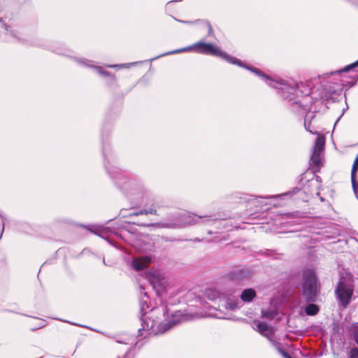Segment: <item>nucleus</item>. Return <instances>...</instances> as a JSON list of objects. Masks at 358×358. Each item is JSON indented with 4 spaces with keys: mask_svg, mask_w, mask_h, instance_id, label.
I'll return each instance as SVG.
<instances>
[{
    "mask_svg": "<svg viewBox=\"0 0 358 358\" xmlns=\"http://www.w3.org/2000/svg\"><path fill=\"white\" fill-rule=\"evenodd\" d=\"M325 136H317L313 148L312 155L310 159V169L312 171H307L301 176L300 182L303 188L294 187L291 191L278 196H268L260 197L262 199H271L277 196H293L297 193H311L313 189L317 190L320 189L322 182V178L316 175L322 166L323 151L325 144Z\"/></svg>",
    "mask_w": 358,
    "mask_h": 358,
    "instance_id": "f257e3e1",
    "label": "nucleus"
},
{
    "mask_svg": "<svg viewBox=\"0 0 358 358\" xmlns=\"http://www.w3.org/2000/svg\"><path fill=\"white\" fill-rule=\"evenodd\" d=\"M108 152L109 150L103 141L102 152L104 158V166L116 185L127 195L141 192L142 186L136 180L129 178L122 170L115 166L114 159L113 157L108 159Z\"/></svg>",
    "mask_w": 358,
    "mask_h": 358,
    "instance_id": "f03ea898",
    "label": "nucleus"
},
{
    "mask_svg": "<svg viewBox=\"0 0 358 358\" xmlns=\"http://www.w3.org/2000/svg\"><path fill=\"white\" fill-rule=\"evenodd\" d=\"M320 284L314 270L308 268L303 272L302 295L307 303H314L320 293Z\"/></svg>",
    "mask_w": 358,
    "mask_h": 358,
    "instance_id": "7ed1b4c3",
    "label": "nucleus"
},
{
    "mask_svg": "<svg viewBox=\"0 0 358 358\" xmlns=\"http://www.w3.org/2000/svg\"><path fill=\"white\" fill-rule=\"evenodd\" d=\"M175 228H181L196 224H209L217 218L215 215H198L190 213H180L173 215Z\"/></svg>",
    "mask_w": 358,
    "mask_h": 358,
    "instance_id": "20e7f679",
    "label": "nucleus"
},
{
    "mask_svg": "<svg viewBox=\"0 0 358 358\" xmlns=\"http://www.w3.org/2000/svg\"><path fill=\"white\" fill-rule=\"evenodd\" d=\"M353 295V286L346 282L345 278L341 277L335 289V296L342 307L345 308L350 303Z\"/></svg>",
    "mask_w": 358,
    "mask_h": 358,
    "instance_id": "39448f33",
    "label": "nucleus"
},
{
    "mask_svg": "<svg viewBox=\"0 0 358 358\" xmlns=\"http://www.w3.org/2000/svg\"><path fill=\"white\" fill-rule=\"evenodd\" d=\"M149 301L150 299L148 296L147 295L146 292L141 293V296L139 301L140 305V313H141V317L140 320L141 321V326L142 327L138 329V334L139 335L142 336L143 334L141 333L142 331H148L149 330V324L145 321V319L144 317L148 313V311L149 310Z\"/></svg>",
    "mask_w": 358,
    "mask_h": 358,
    "instance_id": "423d86ee",
    "label": "nucleus"
},
{
    "mask_svg": "<svg viewBox=\"0 0 358 358\" xmlns=\"http://www.w3.org/2000/svg\"><path fill=\"white\" fill-rule=\"evenodd\" d=\"M191 49H192L194 52L197 53L209 55L217 57H219V55L222 54V50L219 47L212 43L199 42L194 44L191 47Z\"/></svg>",
    "mask_w": 358,
    "mask_h": 358,
    "instance_id": "0eeeda50",
    "label": "nucleus"
},
{
    "mask_svg": "<svg viewBox=\"0 0 358 358\" xmlns=\"http://www.w3.org/2000/svg\"><path fill=\"white\" fill-rule=\"evenodd\" d=\"M252 271L247 267H238L228 273V277L232 280H242L249 278L252 275Z\"/></svg>",
    "mask_w": 358,
    "mask_h": 358,
    "instance_id": "6e6552de",
    "label": "nucleus"
},
{
    "mask_svg": "<svg viewBox=\"0 0 358 358\" xmlns=\"http://www.w3.org/2000/svg\"><path fill=\"white\" fill-rule=\"evenodd\" d=\"M247 68L249 71L264 78L266 82H268V85L273 88H278L279 85H282L281 82L271 78L268 76L266 75L263 71H262L259 69H257L255 67Z\"/></svg>",
    "mask_w": 358,
    "mask_h": 358,
    "instance_id": "1a4fd4ad",
    "label": "nucleus"
},
{
    "mask_svg": "<svg viewBox=\"0 0 358 358\" xmlns=\"http://www.w3.org/2000/svg\"><path fill=\"white\" fill-rule=\"evenodd\" d=\"M150 262L151 258L148 256L136 258L132 261V267L136 271H142L146 268Z\"/></svg>",
    "mask_w": 358,
    "mask_h": 358,
    "instance_id": "9d476101",
    "label": "nucleus"
},
{
    "mask_svg": "<svg viewBox=\"0 0 358 358\" xmlns=\"http://www.w3.org/2000/svg\"><path fill=\"white\" fill-rule=\"evenodd\" d=\"M255 329L260 334L268 338H269V336L273 333L272 330L268 327L267 324L263 322H258Z\"/></svg>",
    "mask_w": 358,
    "mask_h": 358,
    "instance_id": "9b49d317",
    "label": "nucleus"
},
{
    "mask_svg": "<svg viewBox=\"0 0 358 358\" xmlns=\"http://www.w3.org/2000/svg\"><path fill=\"white\" fill-rule=\"evenodd\" d=\"M179 323V320H175L173 318L171 320H169L164 323H161L158 326V332L160 334H164L167 331L172 329L174 326Z\"/></svg>",
    "mask_w": 358,
    "mask_h": 358,
    "instance_id": "f8f14e48",
    "label": "nucleus"
},
{
    "mask_svg": "<svg viewBox=\"0 0 358 358\" xmlns=\"http://www.w3.org/2000/svg\"><path fill=\"white\" fill-rule=\"evenodd\" d=\"M221 53L222 54H220L219 55V57H221V58L227 60V62H230L231 64H236L238 66L244 67V68H245L247 69H248L247 67H251L250 66H248L246 64H243L241 60H239L236 57H232V56L227 54L226 52H223L222 50H221Z\"/></svg>",
    "mask_w": 358,
    "mask_h": 358,
    "instance_id": "ddd939ff",
    "label": "nucleus"
},
{
    "mask_svg": "<svg viewBox=\"0 0 358 358\" xmlns=\"http://www.w3.org/2000/svg\"><path fill=\"white\" fill-rule=\"evenodd\" d=\"M147 278L154 289L161 287L162 282L159 276L154 272L149 271L146 273Z\"/></svg>",
    "mask_w": 358,
    "mask_h": 358,
    "instance_id": "4468645a",
    "label": "nucleus"
},
{
    "mask_svg": "<svg viewBox=\"0 0 358 358\" xmlns=\"http://www.w3.org/2000/svg\"><path fill=\"white\" fill-rule=\"evenodd\" d=\"M143 225L145 226V227H152L155 228L175 229L173 215L170 217L169 221L166 222L150 223V224H143Z\"/></svg>",
    "mask_w": 358,
    "mask_h": 358,
    "instance_id": "2eb2a0df",
    "label": "nucleus"
},
{
    "mask_svg": "<svg viewBox=\"0 0 358 358\" xmlns=\"http://www.w3.org/2000/svg\"><path fill=\"white\" fill-rule=\"evenodd\" d=\"M255 296H256L255 291L252 288H249V289H244L242 292V294H241L240 297L243 301L249 303L252 301V299L255 297Z\"/></svg>",
    "mask_w": 358,
    "mask_h": 358,
    "instance_id": "dca6fc26",
    "label": "nucleus"
},
{
    "mask_svg": "<svg viewBox=\"0 0 358 358\" xmlns=\"http://www.w3.org/2000/svg\"><path fill=\"white\" fill-rule=\"evenodd\" d=\"M87 229L92 233L103 238H105V235H106L107 234L106 229H103L102 227L97 225H90L87 227Z\"/></svg>",
    "mask_w": 358,
    "mask_h": 358,
    "instance_id": "f3484780",
    "label": "nucleus"
},
{
    "mask_svg": "<svg viewBox=\"0 0 358 358\" xmlns=\"http://www.w3.org/2000/svg\"><path fill=\"white\" fill-rule=\"evenodd\" d=\"M308 304L305 308V313L310 316L315 315L318 313L320 308L317 305L313 303H308Z\"/></svg>",
    "mask_w": 358,
    "mask_h": 358,
    "instance_id": "a211bd4d",
    "label": "nucleus"
},
{
    "mask_svg": "<svg viewBox=\"0 0 358 358\" xmlns=\"http://www.w3.org/2000/svg\"><path fill=\"white\" fill-rule=\"evenodd\" d=\"M206 296L210 300H215L220 297V293L214 289H208L206 290Z\"/></svg>",
    "mask_w": 358,
    "mask_h": 358,
    "instance_id": "6ab92c4d",
    "label": "nucleus"
},
{
    "mask_svg": "<svg viewBox=\"0 0 358 358\" xmlns=\"http://www.w3.org/2000/svg\"><path fill=\"white\" fill-rule=\"evenodd\" d=\"M239 199L241 200L240 202L249 203L250 201L256 200L257 198L255 197L254 195L241 194Z\"/></svg>",
    "mask_w": 358,
    "mask_h": 358,
    "instance_id": "aec40b11",
    "label": "nucleus"
},
{
    "mask_svg": "<svg viewBox=\"0 0 358 358\" xmlns=\"http://www.w3.org/2000/svg\"><path fill=\"white\" fill-rule=\"evenodd\" d=\"M261 254L265 256L271 257L273 259H279V256L280 255V254L276 253L275 250L268 249L261 252Z\"/></svg>",
    "mask_w": 358,
    "mask_h": 358,
    "instance_id": "412c9836",
    "label": "nucleus"
},
{
    "mask_svg": "<svg viewBox=\"0 0 358 358\" xmlns=\"http://www.w3.org/2000/svg\"><path fill=\"white\" fill-rule=\"evenodd\" d=\"M357 66H358V60L348 66H346L345 67H344L343 69H342L340 71H336V73L348 72L350 70H352Z\"/></svg>",
    "mask_w": 358,
    "mask_h": 358,
    "instance_id": "4be33fe9",
    "label": "nucleus"
},
{
    "mask_svg": "<svg viewBox=\"0 0 358 358\" xmlns=\"http://www.w3.org/2000/svg\"><path fill=\"white\" fill-rule=\"evenodd\" d=\"M351 182L352 185V189L355 194L357 193L358 190V182L356 180V175H351Z\"/></svg>",
    "mask_w": 358,
    "mask_h": 358,
    "instance_id": "5701e85b",
    "label": "nucleus"
},
{
    "mask_svg": "<svg viewBox=\"0 0 358 358\" xmlns=\"http://www.w3.org/2000/svg\"><path fill=\"white\" fill-rule=\"evenodd\" d=\"M99 73L102 76L105 77H110L113 81L116 80L115 76L113 74H111L110 73L103 71L101 69H99Z\"/></svg>",
    "mask_w": 358,
    "mask_h": 358,
    "instance_id": "b1692460",
    "label": "nucleus"
},
{
    "mask_svg": "<svg viewBox=\"0 0 358 358\" xmlns=\"http://www.w3.org/2000/svg\"><path fill=\"white\" fill-rule=\"evenodd\" d=\"M357 171H358V155L357 156V157L355 158V159L354 161V163H353V165L352 167L351 175H352V176L354 175H356V173Z\"/></svg>",
    "mask_w": 358,
    "mask_h": 358,
    "instance_id": "393cba45",
    "label": "nucleus"
},
{
    "mask_svg": "<svg viewBox=\"0 0 358 358\" xmlns=\"http://www.w3.org/2000/svg\"><path fill=\"white\" fill-rule=\"evenodd\" d=\"M349 358H358V348H353L350 349L348 353Z\"/></svg>",
    "mask_w": 358,
    "mask_h": 358,
    "instance_id": "a878e982",
    "label": "nucleus"
},
{
    "mask_svg": "<svg viewBox=\"0 0 358 358\" xmlns=\"http://www.w3.org/2000/svg\"><path fill=\"white\" fill-rule=\"evenodd\" d=\"M147 212V215H157V209L154 205H152L149 208L145 209Z\"/></svg>",
    "mask_w": 358,
    "mask_h": 358,
    "instance_id": "bb28decb",
    "label": "nucleus"
},
{
    "mask_svg": "<svg viewBox=\"0 0 358 358\" xmlns=\"http://www.w3.org/2000/svg\"><path fill=\"white\" fill-rule=\"evenodd\" d=\"M147 215V212L145 209L140 210L138 211L133 212L129 214L130 216L131 215Z\"/></svg>",
    "mask_w": 358,
    "mask_h": 358,
    "instance_id": "cd10ccee",
    "label": "nucleus"
},
{
    "mask_svg": "<svg viewBox=\"0 0 358 358\" xmlns=\"http://www.w3.org/2000/svg\"><path fill=\"white\" fill-rule=\"evenodd\" d=\"M271 342L279 353L280 352V350H283L281 348V344L279 342L275 341H271Z\"/></svg>",
    "mask_w": 358,
    "mask_h": 358,
    "instance_id": "c85d7f7f",
    "label": "nucleus"
},
{
    "mask_svg": "<svg viewBox=\"0 0 358 358\" xmlns=\"http://www.w3.org/2000/svg\"><path fill=\"white\" fill-rule=\"evenodd\" d=\"M203 24L207 27L208 30V34L210 35L213 34V27L208 21H204Z\"/></svg>",
    "mask_w": 358,
    "mask_h": 358,
    "instance_id": "c756f323",
    "label": "nucleus"
},
{
    "mask_svg": "<svg viewBox=\"0 0 358 358\" xmlns=\"http://www.w3.org/2000/svg\"><path fill=\"white\" fill-rule=\"evenodd\" d=\"M11 34H12V36H13L14 38H16L19 42H22V43H23V42H24V41H25L24 38H22V37H20V36H17V34H16L15 31H12V32H11Z\"/></svg>",
    "mask_w": 358,
    "mask_h": 358,
    "instance_id": "7c9ffc66",
    "label": "nucleus"
},
{
    "mask_svg": "<svg viewBox=\"0 0 358 358\" xmlns=\"http://www.w3.org/2000/svg\"><path fill=\"white\" fill-rule=\"evenodd\" d=\"M280 354L284 357V358H292L291 356L285 350H280Z\"/></svg>",
    "mask_w": 358,
    "mask_h": 358,
    "instance_id": "2f4dec72",
    "label": "nucleus"
},
{
    "mask_svg": "<svg viewBox=\"0 0 358 358\" xmlns=\"http://www.w3.org/2000/svg\"><path fill=\"white\" fill-rule=\"evenodd\" d=\"M229 307H230V308H231V310H234V309H236V308H238V306H236V303H229Z\"/></svg>",
    "mask_w": 358,
    "mask_h": 358,
    "instance_id": "473e14b6",
    "label": "nucleus"
},
{
    "mask_svg": "<svg viewBox=\"0 0 358 358\" xmlns=\"http://www.w3.org/2000/svg\"><path fill=\"white\" fill-rule=\"evenodd\" d=\"M338 329H339V328H338V324H334V327H333V330H334V331H338Z\"/></svg>",
    "mask_w": 358,
    "mask_h": 358,
    "instance_id": "72a5a7b5",
    "label": "nucleus"
},
{
    "mask_svg": "<svg viewBox=\"0 0 358 358\" xmlns=\"http://www.w3.org/2000/svg\"><path fill=\"white\" fill-rule=\"evenodd\" d=\"M129 354H130V352H127L125 354V355L124 356V357H123V358H127Z\"/></svg>",
    "mask_w": 358,
    "mask_h": 358,
    "instance_id": "f704fd0d",
    "label": "nucleus"
},
{
    "mask_svg": "<svg viewBox=\"0 0 358 358\" xmlns=\"http://www.w3.org/2000/svg\"><path fill=\"white\" fill-rule=\"evenodd\" d=\"M320 199L321 201H324V199L323 197H322V196H320Z\"/></svg>",
    "mask_w": 358,
    "mask_h": 358,
    "instance_id": "c9c22d12",
    "label": "nucleus"
},
{
    "mask_svg": "<svg viewBox=\"0 0 358 358\" xmlns=\"http://www.w3.org/2000/svg\"><path fill=\"white\" fill-rule=\"evenodd\" d=\"M139 287H140L141 290H143L144 289V287L142 285H140Z\"/></svg>",
    "mask_w": 358,
    "mask_h": 358,
    "instance_id": "e433bc0d",
    "label": "nucleus"
},
{
    "mask_svg": "<svg viewBox=\"0 0 358 358\" xmlns=\"http://www.w3.org/2000/svg\"><path fill=\"white\" fill-rule=\"evenodd\" d=\"M215 317H216L217 318H221V317H219L218 315H215Z\"/></svg>",
    "mask_w": 358,
    "mask_h": 358,
    "instance_id": "4c0bfd02",
    "label": "nucleus"
},
{
    "mask_svg": "<svg viewBox=\"0 0 358 358\" xmlns=\"http://www.w3.org/2000/svg\"><path fill=\"white\" fill-rule=\"evenodd\" d=\"M357 78H358V76H357Z\"/></svg>",
    "mask_w": 358,
    "mask_h": 358,
    "instance_id": "58836bf2",
    "label": "nucleus"
}]
</instances>
